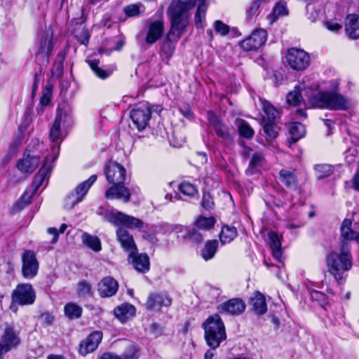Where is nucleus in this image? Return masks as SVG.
<instances>
[{
    "instance_id": "obj_1",
    "label": "nucleus",
    "mask_w": 359,
    "mask_h": 359,
    "mask_svg": "<svg viewBox=\"0 0 359 359\" xmlns=\"http://www.w3.org/2000/svg\"><path fill=\"white\" fill-rule=\"evenodd\" d=\"M352 222L345 219L341 226L339 252L332 251L326 257L327 271L339 283L344 282L352 267L350 242L359 243V233L351 229Z\"/></svg>"
},
{
    "instance_id": "obj_2",
    "label": "nucleus",
    "mask_w": 359,
    "mask_h": 359,
    "mask_svg": "<svg viewBox=\"0 0 359 359\" xmlns=\"http://www.w3.org/2000/svg\"><path fill=\"white\" fill-rule=\"evenodd\" d=\"M73 123L74 118L71 109L66 105L59 106L55 121L50 129V141L55 143L51 148L53 155L51 156L52 161L58 157L60 144L67 135L66 129Z\"/></svg>"
},
{
    "instance_id": "obj_3",
    "label": "nucleus",
    "mask_w": 359,
    "mask_h": 359,
    "mask_svg": "<svg viewBox=\"0 0 359 359\" xmlns=\"http://www.w3.org/2000/svg\"><path fill=\"white\" fill-rule=\"evenodd\" d=\"M189 10L178 1H172L168 8L167 13L170 22L168 38L170 41H178L189 25Z\"/></svg>"
},
{
    "instance_id": "obj_4",
    "label": "nucleus",
    "mask_w": 359,
    "mask_h": 359,
    "mask_svg": "<svg viewBox=\"0 0 359 359\" xmlns=\"http://www.w3.org/2000/svg\"><path fill=\"white\" fill-rule=\"evenodd\" d=\"M332 92H319L309 98V102L313 107L330 110H346L352 106L350 100L336 93L338 83L336 81H332Z\"/></svg>"
},
{
    "instance_id": "obj_5",
    "label": "nucleus",
    "mask_w": 359,
    "mask_h": 359,
    "mask_svg": "<svg viewBox=\"0 0 359 359\" xmlns=\"http://www.w3.org/2000/svg\"><path fill=\"white\" fill-rule=\"evenodd\" d=\"M205 331V339L207 344L213 349L218 348L226 339L224 323L217 314L208 317L202 324Z\"/></svg>"
},
{
    "instance_id": "obj_6",
    "label": "nucleus",
    "mask_w": 359,
    "mask_h": 359,
    "mask_svg": "<svg viewBox=\"0 0 359 359\" xmlns=\"http://www.w3.org/2000/svg\"><path fill=\"white\" fill-rule=\"evenodd\" d=\"M98 213L103 216L104 220L114 226H123L129 229L140 230L144 224L141 219L118 211L104 210L100 208Z\"/></svg>"
},
{
    "instance_id": "obj_7",
    "label": "nucleus",
    "mask_w": 359,
    "mask_h": 359,
    "mask_svg": "<svg viewBox=\"0 0 359 359\" xmlns=\"http://www.w3.org/2000/svg\"><path fill=\"white\" fill-rule=\"evenodd\" d=\"M13 302L20 305H31L36 299V293L29 283L19 284L12 294Z\"/></svg>"
},
{
    "instance_id": "obj_8",
    "label": "nucleus",
    "mask_w": 359,
    "mask_h": 359,
    "mask_svg": "<svg viewBox=\"0 0 359 359\" xmlns=\"http://www.w3.org/2000/svg\"><path fill=\"white\" fill-rule=\"evenodd\" d=\"M97 175H91L87 180L79 184L71 193L66 201V206L69 208H73L76 204L80 203L88 193L90 187L97 180Z\"/></svg>"
},
{
    "instance_id": "obj_9",
    "label": "nucleus",
    "mask_w": 359,
    "mask_h": 359,
    "mask_svg": "<svg viewBox=\"0 0 359 359\" xmlns=\"http://www.w3.org/2000/svg\"><path fill=\"white\" fill-rule=\"evenodd\" d=\"M22 274L27 279L34 278L38 273L39 264L34 252L27 250L21 255Z\"/></svg>"
},
{
    "instance_id": "obj_10",
    "label": "nucleus",
    "mask_w": 359,
    "mask_h": 359,
    "mask_svg": "<svg viewBox=\"0 0 359 359\" xmlns=\"http://www.w3.org/2000/svg\"><path fill=\"white\" fill-rule=\"evenodd\" d=\"M288 65L295 70L306 69L310 64V56L302 49L292 48L288 50L286 55Z\"/></svg>"
},
{
    "instance_id": "obj_11",
    "label": "nucleus",
    "mask_w": 359,
    "mask_h": 359,
    "mask_svg": "<svg viewBox=\"0 0 359 359\" xmlns=\"http://www.w3.org/2000/svg\"><path fill=\"white\" fill-rule=\"evenodd\" d=\"M151 108L147 104L136 106L130 111V118L138 130H143L151 118Z\"/></svg>"
},
{
    "instance_id": "obj_12",
    "label": "nucleus",
    "mask_w": 359,
    "mask_h": 359,
    "mask_svg": "<svg viewBox=\"0 0 359 359\" xmlns=\"http://www.w3.org/2000/svg\"><path fill=\"white\" fill-rule=\"evenodd\" d=\"M185 8L191 11L195 6L197 9L195 13V25L197 28H203L205 21V15L208 4L205 0H176Z\"/></svg>"
},
{
    "instance_id": "obj_13",
    "label": "nucleus",
    "mask_w": 359,
    "mask_h": 359,
    "mask_svg": "<svg viewBox=\"0 0 359 359\" xmlns=\"http://www.w3.org/2000/svg\"><path fill=\"white\" fill-rule=\"evenodd\" d=\"M266 39V32L263 29H257L251 35L240 42V46L245 51L255 50L265 43Z\"/></svg>"
},
{
    "instance_id": "obj_14",
    "label": "nucleus",
    "mask_w": 359,
    "mask_h": 359,
    "mask_svg": "<svg viewBox=\"0 0 359 359\" xmlns=\"http://www.w3.org/2000/svg\"><path fill=\"white\" fill-rule=\"evenodd\" d=\"M208 119L216 135L222 138L226 144H231L233 142V137L229 133V128L222 122L213 111H208Z\"/></svg>"
},
{
    "instance_id": "obj_15",
    "label": "nucleus",
    "mask_w": 359,
    "mask_h": 359,
    "mask_svg": "<svg viewBox=\"0 0 359 359\" xmlns=\"http://www.w3.org/2000/svg\"><path fill=\"white\" fill-rule=\"evenodd\" d=\"M1 346L7 353L16 348L21 342L19 332L12 325H7L1 337Z\"/></svg>"
},
{
    "instance_id": "obj_16",
    "label": "nucleus",
    "mask_w": 359,
    "mask_h": 359,
    "mask_svg": "<svg viewBox=\"0 0 359 359\" xmlns=\"http://www.w3.org/2000/svg\"><path fill=\"white\" fill-rule=\"evenodd\" d=\"M40 163V158L38 155L31 154L27 149L23 157L18 160L16 167L23 174H31Z\"/></svg>"
},
{
    "instance_id": "obj_17",
    "label": "nucleus",
    "mask_w": 359,
    "mask_h": 359,
    "mask_svg": "<svg viewBox=\"0 0 359 359\" xmlns=\"http://www.w3.org/2000/svg\"><path fill=\"white\" fill-rule=\"evenodd\" d=\"M50 156H46L45 161L40 168L39 172L34 176L33 180V189L32 190V194L29 196V198L27 203H30L32 201V198L33 195L37 191L39 188L43 184V182L46 180H48L49 175L52 170L53 165L52 162H49Z\"/></svg>"
},
{
    "instance_id": "obj_18",
    "label": "nucleus",
    "mask_w": 359,
    "mask_h": 359,
    "mask_svg": "<svg viewBox=\"0 0 359 359\" xmlns=\"http://www.w3.org/2000/svg\"><path fill=\"white\" fill-rule=\"evenodd\" d=\"M105 174L108 183L118 184L124 183L126 170L122 165L116 162H110L106 168Z\"/></svg>"
},
{
    "instance_id": "obj_19",
    "label": "nucleus",
    "mask_w": 359,
    "mask_h": 359,
    "mask_svg": "<svg viewBox=\"0 0 359 359\" xmlns=\"http://www.w3.org/2000/svg\"><path fill=\"white\" fill-rule=\"evenodd\" d=\"M53 48V33L47 30L40 36L37 43L36 55L46 57V62H49V56Z\"/></svg>"
},
{
    "instance_id": "obj_20",
    "label": "nucleus",
    "mask_w": 359,
    "mask_h": 359,
    "mask_svg": "<svg viewBox=\"0 0 359 359\" xmlns=\"http://www.w3.org/2000/svg\"><path fill=\"white\" fill-rule=\"evenodd\" d=\"M116 233L117 240L124 251L128 252L129 254L137 251L133 236L127 229L119 226L116 229Z\"/></svg>"
},
{
    "instance_id": "obj_21",
    "label": "nucleus",
    "mask_w": 359,
    "mask_h": 359,
    "mask_svg": "<svg viewBox=\"0 0 359 359\" xmlns=\"http://www.w3.org/2000/svg\"><path fill=\"white\" fill-rule=\"evenodd\" d=\"M111 184V186L106 190L104 194V196L107 199L122 200L125 203L130 200V191L124 186L123 183Z\"/></svg>"
},
{
    "instance_id": "obj_22",
    "label": "nucleus",
    "mask_w": 359,
    "mask_h": 359,
    "mask_svg": "<svg viewBox=\"0 0 359 359\" xmlns=\"http://www.w3.org/2000/svg\"><path fill=\"white\" fill-rule=\"evenodd\" d=\"M102 339V332L101 331H95L92 332L80 344L79 353L82 355H86L89 353L93 352L98 346Z\"/></svg>"
},
{
    "instance_id": "obj_23",
    "label": "nucleus",
    "mask_w": 359,
    "mask_h": 359,
    "mask_svg": "<svg viewBox=\"0 0 359 359\" xmlns=\"http://www.w3.org/2000/svg\"><path fill=\"white\" fill-rule=\"evenodd\" d=\"M118 290V282L111 276L103 278L97 285V291L101 297H111Z\"/></svg>"
},
{
    "instance_id": "obj_24",
    "label": "nucleus",
    "mask_w": 359,
    "mask_h": 359,
    "mask_svg": "<svg viewBox=\"0 0 359 359\" xmlns=\"http://www.w3.org/2000/svg\"><path fill=\"white\" fill-rule=\"evenodd\" d=\"M128 261L133 268L140 273H145L150 269V260L146 253H137V251L128 255Z\"/></svg>"
},
{
    "instance_id": "obj_25",
    "label": "nucleus",
    "mask_w": 359,
    "mask_h": 359,
    "mask_svg": "<svg viewBox=\"0 0 359 359\" xmlns=\"http://www.w3.org/2000/svg\"><path fill=\"white\" fill-rule=\"evenodd\" d=\"M245 309V304L240 299H231L223 304L219 307L221 313H229L231 315H238L242 313Z\"/></svg>"
},
{
    "instance_id": "obj_26",
    "label": "nucleus",
    "mask_w": 359,
    "mask_h": 359,
    "mask_svg": "<svg viewBox=\"0 0 359 359\" xmlns=\"http://www.w3.org/2000/svg\"><path fill=\"white\" fill-rule=\"evenodd\" d=\"M172 304V299L167 294H151L148 297L146 306L151 310H159L162 306H169Z\"/></svg>"
},
{
    "instance_id": "obj_27",
    "label": "nucleus",
    "mask_w": 359,
    "mask_h": 359,
    "mask_svg": "<svg viewBox=\"0 0 359 359\" xmlns=\"http://www.w3.org/2000/svg\"><path fill=\"white\" fill-rule=\"evenodd\" d=\"M164 30V23L162 20H156L151 22L148 29L145 41L148 44H153L162 36Z\"/></svg>"
},
{
    "instance_id": "obj_28",
    "label": "nucleus",
    "mask_w": 359,
    "mask_h": 359,
    "mask_svg": "<svg viewBox=\"0 0 359 359\" xmlns=\"http://www.w3.org/2000/svg\"><path fill=\"white\" fill-rule=\"evenodd\" d=\"M135 307L129 303H123L116 306L114 310V316L122 323L135 316Z\"/></svg>"
},
{
    "instance_id": "obj_29",
    "label": "nucleus",
    "mask_w": 359,
    "mask_h": 359,
    "mask_svg": "<svg viewBox=\"0 0 359 359\" xmlns=\"http://www.w3.org/2000/svg\"><path fill=\"white\" fill-rule=\"evenodd\" d=\"M345 30L347 35L352 39L359 38V16L355 14L348 15L346 19Z\"/></svg>"
},
{
    "instance_id": "obj_30",
    "label": "nucleus",
    "mask_w": 359,
    "mask_h": 359,
    "mask_svg": "<svg viewBox=\"0 0 359 359\" xmlns=\"http://www.w3.org/2000/svg\"><path fill=\"white\" fill-rule=\"evenodd\" d=\"M267 236L268 243L272 251L273 257L278 261H280L283 252L280 236L274 231H269Z\"/></svg>"
},
{
    "instance_id": "obj_31",
    "label": "nucleus",
    "mask_w": 359,
    "mask_h": 359,
    "mask_svg": "<svg viewBox=\"0 0 359 359\" xmlns=\"http://www.w3.org/2000/svg\"><path fill=\"white\" fill-rule=\"evenodd\" d=\"M250 304L253 311L258 315H263L267 311L266 299L263 294L256 292L250 298Z\"/></svg>"
},
{
    "instance_id": "obj_32",
    "label": "nucleus",
    "mask_w": 359,
    "mask_h": 359,
    "mask_svg": "<svg viewBox=\"0 0 359 359\" xmlns=\"http://www.w3.org/2000/svg\"><path fill=\"white\" fill-rule=\"evenodd\" d=\"M279 175L281 183L288 189L294 190L297 188V176L294 172L287 170H281Z\"/></svg>"
},
{
    "instance_id": "obj_33",
    "label": "nucleus",
    "mask_w": 359,
    "mask_h": 359,
    "mask_svg": "<svg viewBox=\"0 0 359 359\" xmlns=\"http://www.w3.org/2000/svg\"><path fill=\"white\" fill-rule=\"evenodd\" d=\"M305 90V85L300 84L299 86H296L294 89L292 91H290L287 95V102L293 106H297L303 100V97L302 95V92Z\"/></svg>"
},
{
    "instance_id": "obj_34",
    "label": "nucleus",
    "mask_w": 359,
    "mask_h": 359,
    "mask_svg": "<svg viewBox=\"0 0 359 359\" xmlns=\"http://www.w3.org/2000/svg\"><path fill=\"white\" fill-rule=\"evenodd\" d=\"M218 249V241L217 240H210L205 243L204 247L201 250L202 258L208 261L212 259Z\"/></svg>"
},
{
    "instance_id": "obj_35",
    "label": "nucleus",
    "mask_w": 359,
    "mask_h": 359,
    "mask_svg": "<svg viewBox=\"0 0 359 359\" xmlns=\"http://www.w3.org/2000/svg\"><path fill=\"white\" fill-rule=\"evenodd\" d=\"M238 232L236 227L224 225L219 233V239L222 244L230 243L237 236Z\"/></svg>"
},
{
    "instance_id": "obj_36",
    "label": "nucleus",
    "mask_w": 359,
    "mask_h": 359,
    "mask_svg": "<svg viewBox=\"0 0 359 359\" xmlns=\"http://www.w3.org/2000/svg\"><path fill=\"white\" fill-rule=\"evenodd\" d=\"M262 109L264 112V118L267 119L269 122L272 123L279 118V111L271 105L268 101L261 100Z\"/></svg>"
},
{
    "instance_id": "obj_37",
    "label": "nucleus",
    "mask_w": 359,
    "mask_h": 359,
    "mask_svg": "<svg viewBox=\"0 0 359 359\" xmlns=\"http://www.w3.org/2000/svg\"><path fill=\"white\" fill-rule=\"evenodd\" d=\"M64 311L65 316L70 320L76 319L81 316L83 309L75 303H68L65 306Z\"/></svg>"
},
{
    "instance_id": "obj_38",
    "label": "nucleus",
    "mask_w": 359,
    "mask_h": 359,
    "mask_svg": "<svg viewBox=\"0 0 359 359\" xmlns=\"http://www.w3.org/2000/svg\"><path fill=\"white\" fill-rule=\"evenodd\" d=\"M236 126L239 132V134L241 137L246 139H251L255 135V131L250 126L248 123H247L243 119H238L236 121Z\"/></svg>"
},
{
    "instance_id": "obj_39",
    "label": "nucleus",
    "mask_w": 359,
    "mask_h": 359,
    "mask_svg": "<svg viewBox=\"0 0 359 359\" xmlns=\"http://www.w3.org/2000/svg\"><path fill=\"white\" fill-rule=\"evenodd\" d=\"M66 54L64 51H60L57 55L55 61L52 68L53 76L57 78L60 77L63 73V65Z\"/></svg>"
},
{
    "instance_id": "obj_40",
    "label": "nucleus",
    "mask_w": 359,
    "mask_h": 359,
    "mask_svg": "<svg viewBox=\"0 0 359 359\" xmlns=\"http://www.w3.org/2000/svg\"><path fill=\"white\" fill-rule=\"evenodd\" d=\"M82 241L84 245L95 252L101 250V242L97 236H90L86 233L82 235Z\"/></svg>"
},
{
    "instance_id": "obj_41",
    "label": "nucleus",
    "mask_w": 359,
    "mask_h": 359,
    "mask_svg": "<svg viewBox=\"0 0 359 359\" xmlns=\"http://www.w3.org/2000/svg\"><path fill=\"white\" fill-rule=\"evenodd\" d=\"M215 222L213 217L201 216L196 220L195 226L200 230H209L215 226Z\"/></svg>"
},
{
    "instance_id": "obj_42",
    "label": "nucleus",
    "mask_w": 359,
    "mask_h": 359,
    "mask_svg": "<svg viewBox=\"0 0 359 359\" xmlns=\"http://www.w3.org/2000/svg\"><path fill=\"white\" fill-rule=\"evenodd\" d=\"M290 133L293 140L296 142L304 136L306 130L303 124L299 122H295L291 124Z\"/></svg>"
},
{
    "instance_id": "obj_43",
    "label": "nucleus",
    "mask_w": 359,
    "mask_h": 359,
    "mask_svg": "<svg viewBox=\"0 0 359 359\" xmlns=\"http://www.w3.org/2000/svg\"><path fill=\"white\" fill-rule=\"evenodd\" d=\"M144 11V7L141 4H130L125 6L123 8L124 13L130 18L138 16Z\"/></svg>"
},
{
    "instance_id": "obj_44",
    "label": "nucleus",
    "mask_w": 359,
    "mask_h": 359,
    "mask_svg": "<svg viewBox=\"0 0 359 359\" xmlns=\"http://www.w3.org/2000/svg\"><path fill=\"white\" fill-rule=\"evenodd\" d=\"M287 14V9L286 4L283 2H279L276 4L271 14L269 15V18L271 22L276 20L280 16H284Z\"/></svg>"
},
{
    "instance_id": "obj_45",
    "label": "nucleus",
    "mask_w": 359,
    "mask_h": 359,
    "mask_svg": "<svg viewBox=\"0 0 359 359\" xmlns=\"http://www.w3.org/2000/svg\"><path fill=\"white\" fill-rule=\"evenodd\" d=\"M315 171L318 179H323L332 173L333 168L329 164H318L315 166Z\"/></svg>"
},
{
    "instance_id": "obj_46",
    "label": "nucleus",
    "mask_w": 359,
    "mask_h": 359,
    "mask_svg": "<svg viewBox=\"0 0 359 359\" xmlns=\"http://www.w3.org/2000/svg\"><path fill=\"white\" fill-rule=\"evenodd\" d=\"M179 191L185 196L194 197L198 194L196 187L188 182H183L179 185Z\"/></svg>"
},
{
    "instance_id": "obj_47",
    "label": "nucleus",
    "mask_w": 359,
    "mask_h": 359,
    "mask_svg": "<svg viewBox=\"0 0 359 359\" xmlns=\"http://www.w3.org/2000/svg\"><path fill=\"white\" fill-rule=\"evenodd\" d=\"M77 293L79 296L86 297L93 294L91 285L86 280H81L78 283Z\"/></svg>"
},
{
    "instance_id": "obj_48",
    "label": "nucleus",
    "mask_w": 359,
    "mask_h": 359,
    "mask_svg": "<svg viewBox=\"0 0 359 359\" xmlns=\"http://www.w3.org/2000/svg\"><path fill=\"white\" fill-rule=\"evenodd\" d=\"M88 64L95 74L100 79H105L111 74V72L106 71L100 68L98 66V62L97 60H90L89 61Z\"/></svg>"
},
{
    "instance_id": "obj_49",
    "label": "nucleus",
    "mask_w": 359,
    "mask_h": 359,
    "mask_svg": "<svg viewBox=\"0 0 359 359\" xmlns=\"http://www.w3.org/2000/svg\"><path fill=\"white\" fill-rule=\"evenodd\" d=\"M184 238L195 243H200L203 239V237L200 232V229H197L196 226L189 229L187 231L186 235H184Z\"/></svg>"
},
{
    "instance_id": "obj_50",
    "label": "nucleus",
    "mask_w": 359,
    "mask_h": 359,
    "mask_svg": "<svg viewBox=\"0 0 359 359\" xmlns=\"http://www.w3.org/2000/svg\"><path fill=\"white\" fill-rule=\"evenodd\" d=\"M264 162V158L262 154H255L250 161L249 168L251 170H257L259 167L262 165Z\"/></svg>"
},
{
    "instance_id": "obj_51",
    "label": "nucleus",
    "mask_w": 359,
    "mask_h": 359,
    "mask_svg": "<svg viewBox=\"0 0 359 359\" xmlns=\"http://www.w3.org/2000/svg\"><path fill=\"white\" fill-rule=\"evenodd\" d=\"M52 97V86H47L42 92V95L40 97V105L47 106Z\"/></svg>"
},
{
    "instance_id": "obj_52",
    "label": "nucleus",
    "mask_w": 359,
    "mask_h": 359,
    "mask_svg": "<svg viewBox=\"0 0 359 359\" xmlns=\"http://www.w3.org/2000/svg\"><path fill=\"white\" fill-rule=\"evenodd\" d=\"M201 205L202 208L206 210H211L213 208L215 205L214 201L212 196L209 193H203Z\"/></svg>"
},
{
    "instance_id": "obj_53",
    "label": "nucleus",
    "mask_w": 359,
    "mask_h": 359,
    "mask_svg": "<svg viewBox=\"0 0 359 359\" xmlns=\"http://www.w3.org/2000/svg\"><path fill=\"white\" fill-rule=\"evenodd\" d=\"M79 29L81 31L79 33L77 32V31H75L76 37L81 44L87 45L89 41L90 34H88L87 29L81 25L79 26Z\"/></svg>"
},
{
    "instance_id": "obj_54",
    "label": "nucleus",
    "mask_w": 359,
    "mask_h": 359,
    "mask_svg": "<svg viewBox=\"0 0 359 359\" xmlns=\"http://www.w3.org/2000/svg\"><path fill=\"white\" fill-rule=\"evenodd\" d=\"M67 225L66 224H62L60 226L59 231H57V229L56 228H54V227L48 228L47 230V232L49 234L53 235V238L51 241V243H55L57 241L59 233H63L65 231V230L67 229Z\"/></svg>"
},
{
    "instance_id": "obj_55",
    "label": "nucleus",
    "mask_w": 359,
    "mask_h": 359,
    "mask_svg": "<svg viewBox=\"0 0 359 359\" xmlns=\"http://www.w3.org/2000/svg\"><path fill=\"white\" fill-rule=\"evenodd\" d=\"M214 27L215 31L222 36H226L229 32V27L220 20H216Z\"/></svg>"
},
{
    "instance_id": "obj_56",
    "label": "nucleus",
    "mask_w": 359,
    "mask_h": 359,
    "mask_svg": "<svg viewBox=\"0 0 359 359\" xmlns=\"http://www.w3.org/2000/svg\"><path fill=\"white\" fill-rule=\"evenodd\" d=\"M139 358V351L138 349L130 346L128 348L127 351L124 354V359H138Z\"/></svg>"
},
{
    "instance_id": "obj_57",
    "label": "nucleus",
    "mask_w": 359,
    "mask_h": 359,
    "mask_svg": "<svg viewBox=\"0 0 359 359\" xmlns=\"http://www.w3.org/2000/svg\"><path fill=\"white\" fill-rule=\"evenodd\" d=\"M264 132L266 135L270 138H275L277 135V133L275 130V126L272 124V123H265L263 127Z\"/></svg>"
},
{
    "instance_id": "obj_58",
    "label": "nucleus",
    "mask_w": 359,
    "mask_h": 359,
    "mask_svg": "<svg viewBox=\"0 0 359 359\" xmlns=\"http://www.w3.org/2000/svg\"><path fill=\"white\" fill-rule=\"evenodd\" d=\"M167 40L168 41H165L162 46V50L168 57H170L175 50V47L170 43L171 41L169 40L168 37Z\"/></svg>"
},
{
    "instance_id": "obj_59",
    "label": "nucleus",
    "mask_w": 359,
    "mask_h": 359,
    "mask_svg": "<svg viewBox=\"0 0 359 359\" xmlns=\"http://www.w3.org/2000/svg\"><path fill=\"white\" fill-rule=\"evenodd\" d=\"M180 112L187 118L191 119L193 118V113L189 104H183L180 109Z\"/></svg>"
},
{
    "instance_id": "obj_60",
    "label": "nucleus",
    "mask_w": 359,
    "mask_h": 359,
    "mask_svg": "<svg viewBox=\"0 0 359 359\" xmlns=\"http://www.w3.org/2000/svg\"><path fill=\"white\" fill-rule=\"evenodd\" d=\"M18 142H14L13 143H11L9 146V148H8V156H7V159H6V162L5 163V164L8 162L11 158L15 154L16 151H17V149L18 148Z\"/></svg>"
},
{
    "instance_id": "obj_61",
    "label": "nucleus",
    "mask_w": 359,
    "mask_h": 359,
    "mask_svg": "<svg viewBox=\"0 0 359 359\" xmlns=\"http://www.w3.org/2000/svg\"><path fill=\"white\" fill-rule=\"evenodd\" d=\"M325 25L327 29L332 32H338L342 27L340 24L333 21H327L325 22Z\"/></svg>"
},
{
    "instance_id": "obj_62",
    "label": "nucleus",
    "mask_w": 359,
    "mask_h": 359,
    "mask_svg": "<svg viewBox=\"0 0 359 359\" xmlns=\"http://www.w3.org/2000/svg\"><path fill=\"white\" fill-rule=\"evenodd\" d=\"M260 4L258 1H256V0H253L248 10V15L252 17L256 13L257 11H258L259 6H260Z\"/></svg>"
},
{
    "instance_id": "obj_63",
    "label": "nucleus",
    "mask_w": 359,
    "mask_h": 359,
    "mask_svg": "<svg viewBox=\"0 0 359 359\" xmlns=\"http://www.w3.org/2000/svg\"><path fill=\"white\" fill-rule=\"evenodd\" d=\"M41 318L46 324L48 325H51L55 320V317L52 314L47 312L42 313L41 315Z\"/></svg>"
},
{
    "instance_id": "obj_64",
    "label": "nucleus",
    "mask_w": 359,
    "mask_h": 359,
    "mask_svg": "<svg viewBox=\"0 0 359 359\" xmlns=\"http://www.w3.org/2000/svg\"><path fill=\"white\" fill-rule=\"evenodd\" d=\"M311 297L313 299H316L319 302H325L326 300L325 294L318 291L312 292Z\"/></svg>"
}]
</instances>
